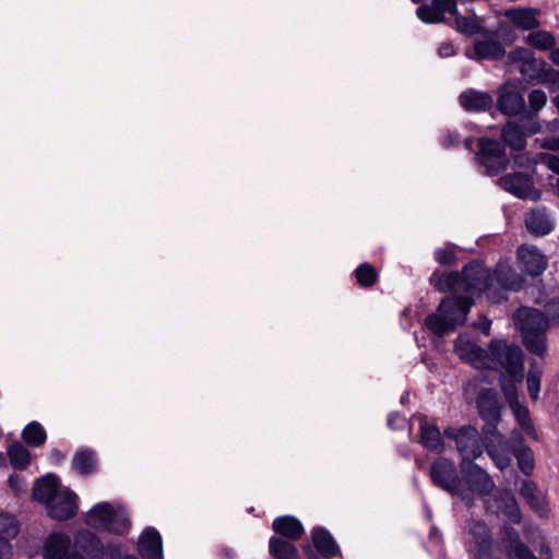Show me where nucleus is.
<instances>
[{"instance_id":"48","label":"nucleus","mask_w":559,"mask_h":559,"mask_svg":"<svg viewBox=\"0 0 559 559\" xmlns=\"http://www.w3.org/2000/svg\"><path fill=\"white\" fill-rule=\"evenodd\" d=\"M475 345L476 343L471 341L467 336L459 335L454 341V352L460 358L465 360Z\"/></svg>"},{"instance_id":"13","label":"nucleus","mask_w":559,"mask_h":559,"mask_svg":"<svg viewBox=\"0 0 559 559\" xmlns=\"http://www.w3.org/2000/svg\"><path fill=\"white\" fill-rule=\"evenodd\" d=\"M481 435L484 436V450H486L496 467L500 471L508 468L511 465V457L515 448L498 430Z\"/></svg>"},{"instance_id":"2","label":"nucleus","mask_w":559,"mask_h":559,"mask_svg":"<svg viewBox=\"0 0 559 559\" xmlns=\"http://www.w3.org/2000/svg\"><path fill=\"white\" fill-rule=\"evenodd\" d=\"M60 538L67 546L61 552L62 559H102L104 555V546L102 540L92 532L83 530L79 531L72 543L70 536L62 533H52L48 536L45 544V559H50L52 539Z\"/></svg>"},{"instance_id":"15","label":"nucleus","mask_w":559,"mask_h":559,"mask_svg":"<svg viewBox=\"0 0 559 559\" xmlns=\"http://www.w3.org/2000/svg\"><path fill=\"white\" fill-rule=\"evenodd\" d=\"M514 322L521 334L546 333L549 328L547 317L535 308L519 309Z\"/></svg>"},{"instance_id":"22","label":"nucleus","mask_w":559,"mask_h":559,"mask_svg":"<svg viewBox=\"0 0 559 559\" xmlns=\"http://www.w3.org/2000/svg\"><path fill=\"white\" fill-rule=\"evenodd\" d=\"M497 284L506 290L519 292L524 285V278L508 260H500L493 270Z\"/></svg>"},{"instance_id":"53","label":"nucleus","mask_w":559,"mask_h":559,"mask_svg":"<svg viewBox=\"0 0 559 559\" xmlns=\"http://www.w3.org/2000/svg\"><path fill=\"white\" fill-rule=\"evenodd\" d=\"M438 53L442 58L454 56L455 49L450 43H442L438 48Z\"/></svg>"},{"instance_id":"18","label":"nucleus","mask_w":559,"mask_h":559,"mask_svg":"<svg viewBox=\"0 0 559 559\" xmlns=\"http://www.w3.org/2000/svg\"><path fill=\"white\" fill-rule=\"evenodd\" d=\"M466 57L474 60H500L506 56L503 44L496 37L476 39L473 51L467 50Z\"/></svg>"},{"instance_id":"25","label":"nucleus","mask_w":559,"mask_h":559,"mask_svg":"<svg viewBox=\"0 0 559 559\" xmlns=\"http://www.w3.org/2000/svg\"><path fill=\"white\" fill-rule=\"evenodd\" d=\"M139 554L143 559H163L162 536L154 527H146L139 539Z\"/></svg>"},{"instance_id":"19","label":"nucleus","mask_w":559,"mask_h":559,"mask_svg":"<svg viewBox=\"0 0 559 559\" xmlns=\"http://www.w3.org/2000/svg\"><path fill=\"white\" fill-rule=\"evenodd\" d=\"M525 227L535 237H543L554 230L555 223L547 207L533 209L525 215Z\"/></svg>"},{"instance_id":"50","label":"nucleus","mask_w":559,"mask_h":559,"mask_svg":"<svg viewBox=\"0 0 559 559\" xmlns=\"http://www.w3.org/2000/svg\"><path fill=\"white\" fill-rule=\"evenodd\" d=\"M547 102V95L542 90H533L528 94V104L534 112H538Z\"/></svg>"},{"instance_id":"1","label":"nucleus","mask_w":559,"mask_h":559,"mask_svg":"<svg viewBox=\"0 0 559 559\" xmlns=\"http://www.w3.org/2000/svg\"><path fill=\"white\" fill-rule=\"evenodd\" d=\"M462 292L464 295L445 297L439 304L437 312L430 313L425 319V324L438 337L453 332L463 325L474 304L469 296L474 292H485L492 283V274L477 261L467 263L462 272Z\"/></svg>"},{"instance_id":"54","label":"nucleus","mask_w":559,"mask_h":559,"mask_svg":"<svg viewBox=\"0 0 559 559\" xmlns=\"http://www.w3.org/2000/svg\"><path fill=\"white\" fill-rule=\"evenodd\" d=\"M540 146L550 151H559V136H550L545 139Z\"/></svg>"},{"instance_id":"11","label":"nucleus","mask_w":559,"mask_h":559,"mask_svg":"<svg viewBox=\"0 0 559 559\" xmlns=\"http://www.w3.org/2000/svg\"><path fill=\"white\" fill-rule=\"evenodd\" d=\"M476 405L480 418L485 421L481 433H491L498 430L503 408L498 392L493 389H483L477 394Z\"/></svg>"},{"instance_id":"62","label":"nucleus","mask_w":559,"mask_h":559,"mask_svg":"<svg viewBox=\"0 0 559 559\" xmlns=\"http://www.w3.org/2000/svg\"><path fill=\"white\" fill-rule=\"evenodd\" d=\"M7 466V455L3 452H0V467Z\"/></svg>"},{"instance_id":"41","label":"nucleus","mask_w":559,"mask_h":559,"mask_svg":"<svg viewBox=\"0 0 559 559\" xmlns=\"http://www.w3.org/2000/svg\"><path fill=\"white\" fill-rule=\"evenodd\" d=\"M513 455L515 456V459L518 461V466H519L520 471L524 475L530 476L533 473L534 467H535L534 455H533V451L531 450V448H528L526 445H521L519 448H515Z\"/></svg>"},{"instance_id":"38","label":"nucleus","mask_w":559,"mask_h":559,"mask_svg":"<svg viewBox=\"0 0 559 559\" xmlns=\"http://www.w3.org/2000/svg\"><path fill=\"white\" fill-rule=\"evenodd\" d=\"M23 440L32 447H40L45 443L47 435L38 421H32L22 431Z\"/></svg>"},{"instance_id":"24","label":"nucleus","mask_w":559,"mask_h":559,"mask_svg":"<svg viewBox=\"0 0 559 559\" xmlns=\"http://www.w3.org/2000/svg\"><path fill=\"white\" fill-rule=\"evenodd\" d=\"M497 508L508 518L512 524H520L522 513L514 493L509 488L497 489L493 495Z\"/></svg>"},{"instance_id":"43","label":"nucleus","mask_w":559,"mask_h":559,"mask_svg":"<svg viewBox=\"0 0 559 559\" xmlns=\"http://www.w3.org/2000/svg\"><path fill=\"white\" fill-rule=\"evenodd\" d=\"M465 360L477 368L493 369V359L490 356V350H486L477 344L473 347Z\"/></svg>"},{"instance_id":"27","label":"nucleus","mask_w":559,"mask_h":559,"mask_svg":"<svg viewBox=\"0 0 559 559\" xmlns=\"http://www.w3.org/2000/svg\"><path fill=\"white\" fill-rule=\"evenodd\" d=\"M420 443L424 448L438 453L443 452L444 443L436 424L429 423L424 415L418 416Z\"/></svg>"},{"instance_id":"5","label":"nucleus","mask_w":559,"mask_h":559,"mask_svg":"<svg viewBox=\"0 0 559 559\" xmlns=\"http://www.w3.org/2000/svg\"><path fill=\"white\" fill-rule=\"evenodd\" d=\"M447 439L455 442V448L462 457L461 462H472L484 453V438L481 439L476 427L464 425L459 428L448 427L443 430Z\"/></svg>"},{"instance_id":"10","label":"nucleus","mask_w":559,"mask_h":559,"mask_svg":"<svg viewBox=\"0 0 559 559\" xmlns=\"http://www.w3.org/2000/svg\"><path fill=\"white\" fill-rule=\"evenodd\" d=\"M490 356L493 359V369L502 367L512 378L523 370V353L520 346L507 344L500 340H492L489 344Z\"/></svg>"},{"instance_id":"30","label":"nucleus","mask_w":559,"mask_h":559,"mask_svg":"<svg viewBox=\"0 0 559 559\" xmlns=\"http://www.w3.org/2000/svg\"><path fill=\"white\" fill-rule=\"evenodd\" d=\"M311 539L314 548L325 559H331L340 552V547L335 539L324 527H314L311 532Z\"/></svg>"},{"instance_id":"40","label":"nucleus","mask_w":559,"mask_h":559,"mask_svg":"<svg viewBox=\"0 0 559 559\" xmlns=\"http://www.w3.org/2000/svg\"><path fill=\"white\" fill-rule=\"evenodd\" d=\"M525 348L533 355L544 356L547 349L546 333L521 334Z\"/></svg>"},{"instance_id":"28","label":"nucleus","mask_w":559,"mask_h":559,"mask_svg":"<svg viewBox=\"0 0 559 559\" xmlns=\"http://www.w3.org/2000/svg\"><path fill=\"white\" fill-rule=\"evenodd\" d=\"M459 102L466 111L471 112L486 111L493 105V98L489 93L472 88L462 92Z\"/></svg>"},{"instance_id":"45","label":"nucleus","mask_w":559,"mask_h":559,"mask_svg":"<svg viewBox=\"0 0 559 559\" xmlns=\"http://www.w3.org/2000/svg\"><path fill=\"white\" fill-rule=\"evenodd\" d=\"M357 283L361 287H371L378 280L376 269L369 263H361L355 271Z\"/></svg>"},{"instance_id":"4","label":"nucleus","mask_w":559,"mask_h":559,"mask_svg":"<svg viewBox=\"0 0 559 559\" xmlns=\"http://www.w3.org/2000/svg\"><path fill=\"white\" fill-rule=\"evenodd\" d=\"M429 476L436 487L459 497L462 501L471 500L463 485V479H461L454 462L450 459L440 456L433 461L429 469Z\"/></svg>"},{"instance_id":"55","label":"nucleus","mask_w":559,"mask_h":559,"mask_svg":"<svg viewBox=\"0 0 559 559\" xmlns=\"http://www.w3.org/2000/svg\"><path fill=\"white\" fill-rule=\"evenodd\" d=\"M477 329L481 330V332L485 334V335H489L490 333V326H491V321L489 319H484L477 323L474 324Z\"/></svg>"},{"instance_id":"37","label":"nucleus","mask_w":559,"mask_h":559,"mask_svg":"<svg viewBox=\"0 0 559 559\" xmlns=\"http://www.w3.org/2000/svg\"><path fill=\"white\" fill-rule=\"evenodd\" d=\"M462 275L460 272H448L440 275L435 284L441 293L462 292Z\"/></svg>"},{"instance_id":"36","label":"nucleus","mask_w":559,"mask_h":559,"mask_svg":"<svg viewBox=\"0 0 559 559\" xmlns=\"http://www.w3.org/2000/svg\"><path fill=\"white\" fill-rule=\"evenodd\" d=\"M543 377V367L537 361L533 360L526 374V385L530 397L537 401L540 391V382Z\"/></svg>"},{"instance_id":"21","label":"nucleus","mask_w":559,"mask_h":559,"mask_svg":"<svg viewBox=\"0 0 559 559\" xmlns=\"http://www.w3.org/2000/svg\"><path fill=\"white\" fill-rule=\"evenodd\" d=\"M75 499L76 495L72 491L57 495L47 504L49 516L57 521H66L73 518L78 510Z\"/></svg>"},{"instance_id":"47","label":"nucleus","mask_w":559,"mask_h":559,"mask_svg":"<svg viewBox=\"0 0 559 559\" xmlns=\"http://www.w3.org/2000/svg\"><path fill=\"white\" fill-rule=\"evenodd\" d=\"M435 260L444 266H452L456 263V254L452 248H437L433 252Z\"/></svg>"},{"instance_id":"57","label":"nucleus","mask_w":559,"mask_h":559,"mask_svg":"<svg viewBox=\"0 0 559 559\" xmlns=\"http://www.w3.org/2000/svg\"><path fill=\"white\" fill-rule=\"evenodd\" d=\"M64 457L66 455L57 449H53L49 454L50 461L55 464H60L64 460Z\"/></svg>"},{"instance_id":"34","label":"nucleus","mask_w":559,"mask_h":559,"mask_svg":"<svg viewBox=\"0 0 559 559\" xmlns=\"http://www.w3.org/2000/svg\"><path fill=\"white\" fill-rule=\"evenodd\" d=\"M270 554L275 559H296L297 548L288 540L272 536L269 542Z\"/></svg>"},{"instance_id":"42","label":"nucleus","mask_w":559,"mask_h":559,"mask_svg":"<svg viewBox=\"0 0 559 559\" xmlns=\"http://www.w3.org/2000/svg\"><path fill=\"white\" fill-rule=\"evenodd\" d=\"M516 423L530 436L536 437V430L530 417V411L526 406L519 403L510 407Z\"/></svg>"},{"instance_id":"3","label":"nucleus","mask_w":559,"mask_h":559,"mask_svg":"<svg viewBox=\"0 0 559 559\" xmlns=\"http://www.w3.org/2000/svg\"><path fill=\"white\" fill-rule=\"evenodd\" d=\"M86 524L97 531L118 535L128 533L131 526L127 513L106 501L96 503L88 511Z\"/></svg>"},{"instance_id":"46","label":"nucleus","mask_w":559,"mask_h":559,"mask_svg":"<svg viewBox=\"0 0 559 559\" xmlns=\"http://www.w3.org/2000/svg\"><path fill=\"white\" fill-rule=\"evenodd\" d=\"M450 14L454 17L453 25L460 33L465 35H474L478 33L479 26L476 21L472 17L461 15L457 8L456 13Z\"/></svg>"},{"instance_id":"14","label":"nucleus","mask_w":559,"mask_h":559,"mask_svg":"<svg viewBox=\"0 0 559 559\" xmlns=\"http://www.w3.org/2000/svg\"><path fill=\"white\" fill-rule=\"evenodd\" d=\"M516 258L522 272L533 277L542 275L548 265L547 257L533 245H521Z\"/></svg>"},{"instance_id":"16","label":"nucleus","mask_w":559,"mask_h":559,"mask_svg":"<svg viewBox=\"0 0 559 559\" xmlns=\"http://www.w3.org/2000/svg\"><path fill=\"white\" fill-rule=\"evenodd\" d=\"M445 13H456L455 0H431L416 9L417 17L426 24H438L447 21Z\"/></svg>"},{"instance_id":"33","label":"nucleus","mask_w":559,"mask_h":559,"mask_svg":"<svg viewBox=\"0 0 559 559\" xmlns=\"http://www.w3.org/2000/svg\"><path fill=\"white\" fill-rule=\"evenodd\" d=\"M73 468L83 476H88L96 472L97 460L94 451L81 449L75 452L72 459Z\"/></svg>"},{"instance_id":"20","label":"nucleus","mask_w":559,"mask_h":559,"mask_svg":"<svg viewBox=\"0 0 559 559\" xmlns=\"http://www.w3.org/2000/svg\"><path fill=\"white\" fill-rule=\"evenodd\" d=\"M519 492L530 509L538 516L547 518L549 515L546 495L534 481L527 479L523 480Z\"/></svg>"},{"instance_id":"8","label":"nucleus","mask_w":559,"mask_h":559,"mask_svg":"<svg viewBox=\"0 0 559 559\" xmlns=\"http://www.w3.org/2000/svg\"><path fill=\"white\" fill-rule=\"evenodd\" d=\"M460 471L462 473L461 479H463V485L471 498V500L464 501L466 504L471 506L473 503L472 493L486 497L493 492L496 487L493 479L474 461L461 462Z\"/></svg>"},{"instance_id":"56","label":"nucleus","mask_w":559,"mask_h":559,"mask_svg":"<svg viewBox=\"0 0 559 559\" xmlns=\"http://www.w3.org/2000/svg\"><path fill=\"white\" fill-rule=\"evenodd\" d=\"M538 552L540 559H552V550L547 544H542Z\"/></svg>"},{"instance_id":"23","label":"nucleus","mask_w":559,"mask_h":559,"mask_svg":"<svg viewBox=\"0 0 559 559\" xmlns=\"http://www.w3.org/2000/svg\"><path fill=\"white\" fill-rule=\"evenodd\" d=\"M497 108L506 116L521 115L525 110L524 97L516 90L503 86L499 90Z\"/></svg>"},{"instance_id":"59","label":"nucleus","mask_w":559,"mask_h":559,"mask_svg":"<svg viewBox=\"0 0 559 559\" xmlns=\"http://www.w3.org/2000/svg\"><path fill=\"white\" fill-rule=\"evenodd\" d=\"M550 60L559 67V48H552L550 51Z\"/></svg>"},{"instance_id":"64","label":"nucleus","mask_w":559,"mask_h":559,"mask_svg":"<svg viewBox=\"0 0 559 559\" xmlns=\"http://www.w3.org/2000/svg\"><path fill=\"white\" fill-rule=\"evenodd\" d=\"M512 439H514V440L519 439L520 441H522L521 435L519 432H515V431L512 433Z\"/></svg>"},{"instance_id":"35","label":"nucleus","mask_w":559,"mask_h":559,"mask_svg":"<svg viewBox=\"0 0 559 559\" xmlns=\"http://www.w3.org/2000/svg\"><path fill=\"white\" fill-rule=\"evenodd\" d=\"M525 41L533 48L540 51L551 50L556 45V38L554 34L545 29L531 32L526 36Z\"/></svg>"},{"instance_id":"32","label":"nucleus","mask_w":559,"mask_h":559,"mask_svg":"<svg viewBox=\"0 0 559 559\" xmlns=\"http://www.w3.org/2000/svg\"><path fill=\"white\" fill-rule=\"evenodd\" d=\"M509 543L506 546L508 559H537L534 552L520 538L519 533L511 528L508 532Z\"/></svg>"},{"instance_id":"49","label":"nucleus","mask_w":559,"mask_h":559,"mask_svg":"<svg viewBox=\"0 0 559 559\" xmlns=\"http://www.w3.org/2000/svg\"><path fill=\"white\" fill-rule=\"evenodd\" d=\"M501 389L510 407L519 403L518 390L512 379L508 381L502 379Z\"/></svg>"},{"instance_id":"6","label":"nucleus","mask_w":559,"mask_h":559,"mask_svg":"<svg viewBox=\"0 0 559 559\" xmlns=\"http://www.w3.org/2000/svg\"><path fill=\"white\" fill-rule=\"evenodd\" d=\"M467 549L474 559H501V550L495 545L491 531L484 521L468 523Z\"/></svg>"},{"instance_id":"12","label":"nucleus","mask_w":559,"mask_h":559,"mask_svg":"<svg viewBox=\"0 0 559 559\" xmlns=\"http://www.w3.org/2000/svg\"><path fill=\"white\" fill-rule=\"evenodd\" d=\"M497 182L501 189L518 199L537 202L542 198V191L535 188L532 176L527 174H507L500 177Z\"/></svg>"},{"instance_id":"63","label":"nucleus","mask_w":559,"mask_h":559,"mask_svg":"<svg viewBox=\"0 0 559 559\" xmlns=\"http://www.w3.org/2000/svg\"><path fill=\"white\" fill-rule=\"evenodd\" d=\"M552 103L555 104V106L557 107L558 112H559V94L552 98Z\"/></svg>"},{"instance_id":"60","label":"nucleus","mask_w":559,"mask_h":559,"mask_svg":"<svg viewBox=\"0 0 559 559\" xmlns=\"http://www.w3.org/2000/svg\"><path fill=\"white\" fill-rule=\"evenodd\" d=\"M473 142H474V139L472 136H468L464 140V147L468 151H473Z\"/></svg>"},{"instance_id":"7","label":"nucleus","mask_w":559,"mask_h":559,"mask_svg":"<svg viewBox=\"0 0 559 559\" xmlns=\"http://www.w3.org/2000/svg\"><path fill=\"white\" fill-rule=\"evenodd\" d=\"M512 63H519V71L528 83H545L551 75L552 81L559 79V71H550L544 61L537 60L526 48H516L509 53Z\"/></svg>"},{"instance_id":"29","label":"nucleus","mask_w":559,"mask_h":559,"mask_svg":"<svg viewBox=\"0 0 559 559\" xmlns=\"http://www.w3.org/2000/svg\"><path fill=\"white\" fill-rule=\"evenodd\" d=\"M60 487V478L56 474H47L38 478L32 490L35 500L46 506L57 496Z\"/></svg>"},{"instance_id":"44","label":"nucleus","mask_w":559,"mask_h":559,"mask_svg":"<svg viewBox=\"0 0 559 559\" xmlns=\"http://www.w3.org/2000/svg\"><path fill=\"white\" fill-rule=\"evenodd\" d=\"M19 533L17 522L14 516L0 514V542L10 544Z\"/></svg>"},{"instance_id":"58","label":"nucleus","mask_w":559,"mask_h":559,"mask_svg":"<svg viewBox=\"0 0 559 559\" xmlns=\"http://www.w3.org/2000/svg\"><path fill=\"white\" fill-rule=\"evenodd\" d=\"M12 546L11 544H5L3 542H0V559H3L4 557L11 555Z\"/></svg>"},{"instance_id":"39","label":"nucleus","mask_w":559,"mask_h":559,"mask_svg":"<svg viewBox=\"0 0 559 559\" xmlns=\"http://www.w3.org/2000/svg\"><path fill=\"white\" fill-rule=\"evenodd\" d=\"M8 457L10 464L16 469H24L31 461L28 450L20 442H15L8 448Z\"/></svg>"},{"instance_id":"9","label":"nucleus","mask_w":559,"mask_h":559,"mask_svg":"<svg viewBox=\"0 0 559 559\" xmlns=\"http://www.w3.org/2000/svg\"><path fill=\"white\" fill-rule=\"evenodd\" d=\"M476 159L488 176H496L507 169L509 159L502 143L488 138H479Z\"/></svg>"},{"instance_id":"51","label":"nucleus","mask_w":559,"mask_h":559,"mask_svg":"<svg viewBox=\"0 0 559 559\" xmlns=\"http://www.w3.org/2000/svg\"><path fill=\"white\" fill-rule=\"evenodd\" d=\"M405 424V417L397 412L390 413L388 415V426L393 429H402Z\"/></svg>"},{"instance_id":"26","label":"nucleus","mask_w":559,"mask_h":559,"mask_svg":"<svg viewBox=\"0 0 559 559\" xmlns=\"http://www.w3.org/2000/svg\"><path fill=\"white\" fill-rule=\"evenodd\" d=\"M539 13V9L536 8H519L507 10L504 16L514 27L522 31H533L540 25Z\"/></svg>"},{"instance_id":"31","label":"nucleus","mask_w":559,"mask_h":559,"mask_svg":"<svg viewBox=\"0 0 559 559\" xmlns=\"http://www.w3.org/2000/svg\"><path fill=\"white\" fill-rule=\"evenodd\" d=\"M273 531L289 540H298L305 533L301 522L293 515H282L274 519Z\"/></svg>"},{"instance_id":"61","label":"nucleus","mask_w":559,"mask_h":559,"mask_svg":"<svg viewBox=\"0 0 559 559\" xmlns=\"http://www.w3.org/2000/svg\"><path fill=\"white\" fill-rule=\"evenodd\" d=\"M222 555L226 558V559H234L235 555L233 552V550H229V549H225L223 550Z\"/></svg>"},{"instance_id":"17","label":"nucleus","mask_w":559,"mask_h":559,"mask_svg":"<svg viewBox=\"0 0 559 559\" xmlns=\"http://www.w3.org/2000/svg\"><path fill=\"white\" fill-rule=\"evenodd\" d=\"M538 130L539 127L536 124L526 128L516 121H508L501 130V138L512 150L523 151L526 147L527 138L538 132Z\"/></svg>"},{"instance_id":"52","label":"nucleus","mask_w":559,"mask_h":559,"mask_svg":"<svg viewBox=\"0 0 559 559\" xmlns=\"http://www.w3.org/2000/svg\"><path fill=\"white\" fill-rule=\"evenodd\" d=\"M461 139L456 132H448L442 138V145L447 148L455 147L460 144Z\"/></svg>"}]
</instances>
